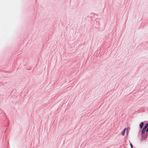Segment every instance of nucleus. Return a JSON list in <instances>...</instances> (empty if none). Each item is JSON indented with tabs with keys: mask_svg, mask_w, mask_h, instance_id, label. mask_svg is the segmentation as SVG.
I'll return each instance as SVG.
<instances>
[{
	"mask_svg": "<svg viewBox=\"0 0 148 148\" xmlns=\"http://www.w3.org/2000/svg\"><path fill=\"white\" fill-rule=\"evenodd\" d=\"M142 130L143 131H145L147 132H148V123L146 124L145 126L143 128Z\"/></svg>",
	"mask_w": 148,
	"mask_h": 148,
	"instance_id": "nucleus-1",
	"label": "nucleus"
},
{
	"mask_svg": "<svg viewBox=\"0 0 148 148\" xmlns=\"http://www.w3.org/2000/svg\"><path fill=\"white\" fill-rule=\"evenodd\" d=\"M126 129V128H125L123 130V131L121 133V134L123 136H124L125 135V132Z\"/></svg>",
	"mask_w": 148,
	"mask_h": 148,
	"instance_id": "nucleus-2",
	"label": "nucleus"
},
{
	"mask_svg": "<svg viewBox=\"0 0 148 148\" xmlns=\"http://www.w3.org/2000/svg\"><path fill=\"white\" fill-rule=\"evenodd\" d=\"M144 125V123L143 122H141L140 124V128H142Z\"/></svg>",
	"mask_w": 148,
	"mask_h": 148,
	"instance_id": "nucleus-3",
	"label": "nucleus"
},
{
	"mask_svg": "<svg viewBox=\"0 0 148 148\" xmlns=\"http://www.w3.org/2000/svg\"><path fill=\"white\" fill-rule=\"evenodd\" d=\"M145 132L144 131H143L142 130L141 133V134L142 136H143V135L144 134Z\"/></svg>",
	"mask_w": 148,
	"mask_h": 148,
	"instance_id": "nucleus-4",
	"label": "nucleus"
},
{
	"mask_svg": "<svg viewBox=\"0 0 148 148\" xmlns=\"http://www.w3.org/2000/svg\"><path fill=\"white\" fill-rule=\"evenodd\" d=\"M128 130H129V128H128L127 130V134H128Z\"/></svg>",
	"mask_w": 148,
	"mask_h": 148,
	"instance_id": "nucleus-5",
	"label": "nucleus"
},
{
	"mask_svg": "<svg viewBox=\"0 0 148 148\" xmlns=\"http://www.w3.org/2000/svg\"><path fill=\"white\" fill-rule=\"evenodd\" d=\"M130 145L131 147L132 148H133V145H132L131 143H130Z\"/></svg>",
	"mask_w": 148,
	"mask_h": 148,
	"instance_id": "nucleus-6",
	"label": "nucleus"
}]
</instances>
